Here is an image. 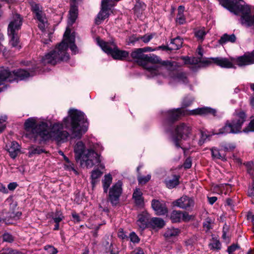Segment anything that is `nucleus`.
Listing matches in <instances>:
<instances>
[{"mask_svg":"<svg viewBox=\"0 0 254 254\" xmlns=\"http://www.w3.org/2000/svg\"><path fill=\"white\" fill-rule=\"evenodd\" d=\"M85 120L83 112L71 109L68 111V116L63 120V125L55 123L49 125L45 122L36 125V119L30 118L25 121L24 126L27 130L31 131L36 137L39 136L45 140L51 139L60 142L64 141L69 136L66 131L63 130V125L70 130L72 138H80L87 130V127L82 125Z\"/></svg>","mask_w":254,"mask_h":254,"instance_id":"nucleus-1","label":"nucleus"},{"mask_svg":"<svg viewBox=\"0 0 254 254\" xmlns=\"http://www.w3.org/2000/svg\"><path fill=\"white\" fill-rule=\"evenodd\" d=\"M70 29L67 27L64 35L63 41L52 51L45 55L41 60V62L44 64H50L52 65L67 61L69 56L67 53L69 46L71 51L75 54L77 48L75 45V35L74 33L70 34Z\"/></svg>","mask_w":254,"mask_h":254,"instance_id":"nucleus-2","label":"nucleus"},{"mask_svg":"<svg viewBox=\"0 0 254 254\" xmlns=\"http://www.w3.org/2000/svg\"><path fill=\"white\" fill-rule=\"evenodd\" d=\"M210 60L222 68H236L234 64H236L239 66H246L254 64V52L244 54L237 58L216 57L211 58Z\"/></svg>","mask_w":254,"mask_h":254,"instance_id":"nucleus-3","label":"nucleus"},{"mask_svg":"<svg viewBox=\"0 0 254 254\" xmlns=\"http://www.w3.org/2000/svg\"><path fill=\"white\" fill-rule=\"evenodd\" d=\"M246 116L243 111L236 112L232 122L228 121L225 126L219 129L218 134L237 133L241 131V127L246 120Z\"/></svg>","mask_w":254,"mask_h":254,"instance_id":"nucleus-4","label":"nucleus"},{"mask_svg":"<svg viewBox=\"0 0 254 254\" xmlns=\"http://www.w3.org/2000/svg\"><path fill=\"white\" fill-rule=\"evenodd\" d=\"M34 75L32 71L19 69L16 71L10 72L8 68H0V85L3 81L12 82L15 80H24Z\"/></svg>","mask_w":254,"mask_h":254,"instance_id":"nucleus-5","label":"nucleus"},{"mask_svg":"<svg viewBox=\"0 0 254 254\" xmlns=\"http://www.w3.org/2000/svg\"><path fill=\"white\" fill-rule=\"evenodd\" d=\"M96 41L102 50L114 59L124 60L129 55L128 52L119 50L114 42H106L99 38H96Z\"/></svg>","mask_w":254,"mask_h":254,"instance_id":"nucleus-6","label":"nucleus"},{"mask_svg":"<svg viewBox=\"0 0 254 254\" xmlns=\"http://www.w3.org/2000/svg\"><path fill=\"white\" fill-rule=\"evenodd\" d=\"M160 62L159 58L154 55H145L142 66L147 70L146 74L150 77H153L160 73L162 67L156 64Z\"/></svg>","mask_w":254,"mask_h":254,"instance_id":"nucleus-7","label":"nucleus"},{"mask_svg":"<svg viewBox=\"0 0 254 254\" xmlns=\"http://www.w3.org/2000/svg\"><path fill=\"white\" fill-rule=\"evenodd\" d=\"M31 10L34 14L35 18L38 21V27L44 33L46 36V29L48 28V23L45 13L42 10V7L39 4L35 2L31 3Z\"/></svg>","mask_w":254,"mask_h":254,"instance_id":"nucleus-8","label":"nucleus"},{"mask_svg":"<svg viewBox=\"0 0 254 254\" xmlns=\"http://www.w3.org/2000/svg\"><path fill=\"white\" fill-rule=\"evenodd\" d=\"M191 134V127L186 123H181L178 125L175 129V137L173 138V141L177 147L181 146L179 143V140L181 139L187 140L190 137Z\"/></svg>","mask_w":254,"mask_h":254,"instance_id":"nucleus-9","label":"nucleus"},{"mask_svg":"<svg viewBox=\"0 0 254 254\" xmlns=\"http://www.w3.org/2000/svg\"><path fill=\"white\" fill-rule=\"evenodd\" d=\"M82 162H84L87 168H91L94 165H99L101 162L100 156L98 153L91 149H87L82 158L81 159Z\"/></svg>","mask_w":254,"mask_h":254,"instance_id":"nucleus-10","label":"nucleus"},{"mask_svg":"<svg viewBox=\"0 0 254 254\" xmlns=\"http://www.w3.org/2000/svg\"><path fill=\"white\" fill-rule=\"evenodd\" d=\"M114 5L112 0H102L101 9L95 19L96 24H100L109 15V10Z\"/></svg>","mask_w":254,"mask_h":254,"instance_id":"nucleus-11","label":"nucleus"},{"mask_svg":"<svg viewBox=\"0 0 254 254\" xmlns=\"http://www.w3.org/2000/svg\"><path fill=\"white\" fill-rule=\"evenodd\" d=\"M122 182L118 181L110 189L109 198L113 205H116L119 203V197L122 193Z\"/></svg>","mask_w":254,"mask_h":254,"instance_id":"nucleus-12","label":"nucleus"},{"mask_svg":"<svg viewBox=\"0 0 254 254\" xmlns=\"http://www.w3.org/2000/svg\"><path fill=\"white\" fill-rule=\"evenodd\" d=\"M194 204L192 198L184 195L173 202V204L182 209H187L192 208Z\"/></svg>","mask_w":254,"mask_h":254,"instance_id":"nucleus-13","label":"nucleus"},{"mask_svg":"<svg viewBox=\"0 0 254 254\" xmlns=\"http://www.w3.org/2000/svg\"><path fill=\"white\" fill-rule=\"evenodd\" d=\"M151 206L157 215H165L168 212L166 203L163 200L153 199L151 202Z\"/></svg>","mask_w":254,"mask_h":254,"instance_id":"nucleus-14","label":"nucleus"},{"mask_svg":"<svg viewBox=\"0 0 254 254\" xmlns=\"http://www.w3.org/2000/svg\"><path fill=\"white\" fill-rule=\"evenodd\" d=\"M22 24V19L20 15L17 13L14 14L8 25L7 32H17L21 28Z\"/></svg>","mask_w":254,"mask_h":254,"instance_id":"nucleus-15","label":"nucleus"},{"mask_svg":"<svg viewBox=\"0 0 254 254\" xmlns=\"http://www.w3.org/2000/svg\"><path fill=\"white\" fill-rule=\"evenodd\" d=\"M216 113V111L215 109L204 107L189 111L187 114L189 115L205 116L208 114H212L213 116H215Z\"/></svg>","mask_w":254,"mask_h":254,"instance_id":"nucleus-16","label":"nucleus"},{"mask_svg":"<svg viewBox=\"0 0 254 254\" xmlns=\"http://www.w3.org/2000/svg\"><path fill=\"white\" fill-rule=\"evenodd\" d=\"M74 151L75 154V158L76 160L81 159L84 153H86L87 149L84 143L82 141H78L74 146Z\"/></svg>","mask_w":254,"mask_h":254,"instance_id":"nucleus-17","label":"nucleus"},{"mask_svg":"<svg viewBox=\"0 0 254 254\" xmlns=\"http://www.w3.org/2000/svg\"><path fill=\"white\" fill-rule=\"evenodd\" d=\"M148 222L149 214L147 213L143 212L138 215V220L136 223L140 229H145L147 227Z\"/></svg>","mask_w":254,"mask_h":254,"instance_id":"nucleus-18","label":"nucleus"},{"mask_svg":"<svg viewBox=\"0 0 254 254\" xmlns=\"http://www.w3.org/2000/svg\"><path fill=\"white\" fill-rule=\"evenodd\" d=\"M9 38V44L13 48L20 49L21 46L19 44V39L17 32H7Z\"/></svg>","mask_w":254,"mask_h":254,"instance_id":"nucleus-19","label":"nucleus"},{"mask_svg":"<svg viewBox=\"0 0 254 254\" xmlns=\"http://www.w3.org/2000/svg\"><path fill=\"white\" fill-rule=\"evenodd\" d=\"M145 55L143 54L141 48L135 49L131 53V57L139 64L142 65Z\"/></svg>","mask_w":254,"mask_h":254,"instance_id":"nucleus-20","label":"nucleus"},{"mask_svg":"<svg viewBox=\"0 0 254 254\" xmlns=\"http://www.w3.org/2000/svg\"><path fill=\"white\" fill-rule=\"evenodd\" d=\"M165 183L168 189H173L179 184V176L172 175L165 180Z\"/></svg>","mask_w":254,"mask_h":254,"instance_id":"nucleus-21","label":"nucleus"},{"mask_svg":"<svg viewBox=\"0 0 254 254\" xmlns=\"http://www.w3.org/2000/svg\"><path fill=\"white\" fill-rule=\"evenodd\" d=\"M7 150L10 156L12 158H15L20 151V147L17 142L13 141L9 146H7Z\"/></svg>","mask_w":254,"mask_h":254,"instance_id":"nucleus-22","label":"nucleus"},{"mask_svg":"<svg viewBox=\"0 0 254 254\" xmlns=\"http://www.w3.org/2000/svg\"><path fill=\"white\" fill-rule=\"evenodd\" d=\"M171 82L173 83H186L188 82V78L186 73L178 72L171 77Z\"/></svg>","mask_w":254,"mask_h":254,"instance_id":"nucleus-23","label":"nucleus"},{"mask_svg":"<svg viewBox=\"0 0 254 254\" xmlns=\"http://www.w3.org/2000/svg\"><path fill=\"white\" fill-rule=\"evenodd\" d=\"M77 17V7L75 5H71L69 11L68 25L71 26L75 21Z\"/></svg>","mask_w":254,"mask_h":254,"instance_id":"nucleus-24","label":"nucleus"},{"mask_svg":"<svg viewBox=\"0 0 254 254\" xmlns=\"http://www.w3.org/2000/svg\"><path fill=\"white\" fill-rule=\"evenodd\" d=\"M170 119L173 120L178 119L182 115H188L187 112H185V110L182 108H178L170 110L169 112Z\"/></svg>","mask_w":254,"mask_h":254,"instance_id":"nucleus-25","label":"nucleus"},{"mask_svg":"<svg viewBox=\"0 0 254 254\" xmlns=\"http://www.w3.org/2000/svg\"><path fill=\"white\" fill-rule=\"evenodd\" d=\"M183 44V40L179 37L172 39L169 45L170 50H177L180 49Z\"/></svg>","mask_w":254,"mask_h":254,"instance_id":"nucleus-26","label":"nucleus"},{"mask_svg":"<svg viewBox=\"0 0 254 254\" xmlns=\"http://www.w3.org/2000/svg\"><path fill=\"white\" fill-rule=\"evenodd\" d=\"M236 36L233 34L228 35L227 34H223L219 40V43L221 45H224L227 42L234 43L236 41Z\"/></svg>","mask_w":254,"mask_h":254,"instance_id":"nucleus-27","label":"nucleus"},{"mask_svg":"<svg viewBox=\"0 0 254 254\" xmlns=\"http://www.w3.org/2000/svg\"><path fill=\"white\" fill-rule=\"evenodd\" d=\"M184 10L185 7L184 6H179L176 21L177 23L180 24H183L186 22V19L184 15Z\"/></svg>","mask_w":254,"mask_h":254,"instance_id":"nucleus-28","label":"nucleus"},{"mask_svg":"<svg viewBox=\"0 0 254 254\" xmlns=\"http://www.w3.org/2000/svg\"><path fill=\"white\" fill-rule=\"evenodd\" d=\"M102 182L103 183L104 191L107 193L108 190V189L112 182V177L111 174H108L105 175Z\"/></svg>","mask_w":254,"mask_h":254,"instance_id":"nucleus-29","label":"nucleus"},{"mask_svg":"<svg viewBox=\"0 0 254 254\" xmlns=\"http://www.w3.org/2000/svg\"><path fill=\"white\" fill-rule=\"evenodd\" d=\"M142 193L139 189H136L133 193V198L135 203L138 205H141L143 203Z\"/></svg>","mask_w":254,"mask_h":254,"instance_id":"nucleus-30","label":"nucleus"},{"mask_svg":"<svg viewBox=\"0 0 254 254\" xmlns=\"http://www.w3.org/2000/svg\"><path fill=\"white\" fill-rule=\"evenodd\" d=\"M180 233V231L178 228H168L164 233V236L166 238H171L178 236Z\"/></svg>","mask_w":254,"mask_h":254,"instance_id":"nucleus-31","label":"nucleus"},{"mask_svg":"<svg viewBox=\"0 0 254 254\" xmlns=\"http://www.w3.org/2000/svg\"><path fill=\"white\" fill-rule=\"evenodd\" d=\"M151 225L154 228H161L163 227L165 224L164 221L160 218L154 217L150 221Z\"/></svg>","mask_w":254,"mask_h":254,"instance_id":"nucleus-32","label":"nucleus"},{"mask_svg":"<svg viewBox=\"0 0 254 254\" xmlns=\"http://www.w3.org/2000/svg\"><path fill=\"white\" fill-rule=\"evenodd\" d=\"M182 211L180 210H173L171 214V219L173 222H179L181 221Z\"/></svg>","mask_w":254,"mask_h":254,"instance_id":"nucleus-33","label":"nucleus"},{"mask_svg":"<svg viewBox=\"0 0 254 254\" xmlns=\"http://www.w3.org/2000/svg\"><path fill=\"white\" fill-rule=\"evenodd\" d=\"M102 173L99 170H95L92 171L91 175V183L93 187H94L97 182V179L100 177Z\"/></svg>","mask_w":254,"mask_h":254,"instance_id":"nucleus-34","label":"nucleus"},{"mask_svg":"<svg viewBox=\"0 0 254 254\" xmlns=\"http://www.w3.org/2000/svg\"><path fill=\"white\" fill-rule=\"evenodd\" d=\"M208 246L209 248L213 250L218 251L221 249V243L217 239L213 238Z\"/></svg>","mask_w":254,"mask_h":254,"instance_id":"nucleus-35","label":"nucleus"},{"mask_svg":"<svg viewBox=\"0 0 254 254\" xmlns=\"http://www.w3.org/2000/svg\"><path fill=\"white\" fill-rule=\"evenodd\" d=\"M212 156L214 159H219L223 160L224 159V155L222 154L220 151L216 148H212L211 149Z\"/></svg>","mask_w":254,"mask_h":254,"instance_id":"nucleus-36","label":"nucleus"},{"mask_svg":"<svg viewBox=\"0 0 254 254\" xmlns=\"http://www.w3.org/2000/svg\"><path fill=\"white\" fill-rule=\"evenodd\" d=\"M206 35V32L204 28L197 30L195 33V35L198 40L202 41Z\"/></svg>","mask_w":254,"mask_h":254,"instance_id":"nucleus-37","label":"nucleus"},{"mask_svg":"<svg viewBox=\"0 0 254 254\" xmlns=\"http://www.w3.org/2000/svg\"><path fill=\"white\" fill-rule=\"evenodd\" d=\"M249 174L252 176L254 177V164L252 162H247L245 164Z\"/></svg>","mask_w":254,"mask_h":254,"instance_id":"nucleus-38","label":"nucleus"},{"mask_svg":"<svg viewBox=\"0 0 254 254\" xmlns=\"http://www.w3.org/2000/svg\"><path fill=\"white\" fill-rule=\"evenodd\" d=\"M151 179V175L150 174L147 175L146 176H139L137 177V180L139 184H145L148 182Z\"/></svg>","mask_w":254,"mask_h":254,"instance_id":"nucleus-39","label":"nucleus"},{"mask_svg":"<svg viewBox=\"0 0 254 254\" xmlns=\"http://www.w3.org/2000/svg\"><path fill=\"white\" fill-rule=\"evenodd\" d=\"M192 218V216L189 215L188 212L182 211L181 221L188 222Z\"/></svg>","mask_w":254,"mask_h":254,"instance_id":"nucleus-40","label":"nucleus"},{"mask_svg":"<svg viewBox=\"0 0 254 254\" xmlns=\"http://www.w3.org/2000/svg\"><path fill=\"white\" fill-rule=\"evenodd\" d=\"M212 220L210 218H207L204 222L203 223V226L205 229H206V231H208L210 230L212 227Z\"/></svg>","mask_w":254,"mask_h":254,"instance_id":"nucleus-41","label":"nucleus"},{"mask_svg":"<svg viewBox=\"0 0 254 254\" xmlns=\"http://www.w3.org/2000/svg\"><path fill=\"white\" fill-rule=\"evenodd\" d=\"M42 152V150L40 147L31 148L29 151V156L31 157L33 154H39Z\"/></svg>","mask_w":254,"mask_h":254,"instance_id":"nucleus-42","label":"nucleus"},{"mask_svg":"<svg viewBox=\"0 0 254 254\" xmlns=\"http://www.w3.org/2000/svg\"><path fill=\"white\" fill-rule=\"evenodd\" d=\"M44 249L47 251L50 254H56L58 253L57 250L51 245L45 246Z\"/></svg>","mask_w":254,"mask_h":254,"instance_id":"nucleus-43","label":"nucleus"},{"mask_svg":"<svg viewBox=\"0 0 254 254\" xmlns=\"http://www.w3.org/2000/svg\"><path fill=\"white\" fill-rule=\"evenodd\" d=\"M63 218L64 216L62 213L60 212H57L54 217V220L56 223H59Z\"/></svg>","mask_w":254,"mask_h":254,"instance_id":"nucleus-44","label":"nucleus"},{"mask_svg":"<svg viewBox=\"0 0 254 254\" xmlns=\"http://www.w3.org/2000/svg\"><path fill=\"white\" fill-rule=\"evenodd\" d=\"M6 120V116H2L0 118V133L1 132L5 127V122Z\"/></svg>","mask_w":254,"mask_h":254,"instance_id":"nucleus-45","label":"nucleus"},{"mask_svg":"<svg viewBox=\"0 0 254 254\" xmlns=\"http://www.w3.org/2000/svg\"><path fill=\"white\" fill-rule=\"evenodd\" d=\"M244 132H248L249 131H254V120L251 121L249 126L243 130Z\"/></svg>","mask_w":254,"mask_h":254,"instance_id":"nucleus-46","label":"nucleus"},{"mask_svg":"<svg viewBox=\"0 0 254 254\" xmlns=\"http://www.w3.org/2000/svg\"><path fill=\"white\" fill-rule=\"evenodd\" d=\"M0 254H22L17 251L13 250L11 249H7L3 251V252L0 253Z\"/></svg>","mask_w":254,"mask_h":254,"instance_id":"nucleus-47","label":"nucleus"},{"mask_svg":"<svg viewBox=\"0 0 254 254\" xmlns=\"http://www.w3.org/2000/svg\"><path fill=\"white\" fill-rule=\"evenodd\" d=\"M152 38L153 35L152 34H146L143 36L141 37L140 39H142L144 43H147L149 42Z\"/></svg>","mask_w":254,"mask_h":254,"instance_id":"nucleus-48","label":"nucleus"},{"mask_svg":"<svg viewBox=\"0 0 254 254\" xmlns=\"http://www.w3.org/2000/svg\"><path fill=\"white\" fill-rule=\"evenodd\" d=\"M3 240L5 242H7L9 243L12 242L13 240L12 236L10 234L8 233L4 234L3 235Z\"/></svg>","mask_w":254,"mask_h":254,"instance_id":"nucleus-49","label":"nucleus"},{"mask_svg":"<svg viewBox=\"0 0 254 254\" xmlns=\"http://www.w3.org/2000/svg\"><path fill=\"white\" fill-rule=\"evenodd\" d=\"M129 238L130 241L133 243H137L139 241L138 236L133 232L130 234Z\"/></svg>","mask_w":254,"mask_h":254,"instance_id":"nucleus-50","label":"nucleus"},{"mask_svg":"<svg viewBox=\"0 0 254 254\" xmlns=\"http://www.w3.org/2000/svg\"><path fill=\"white\" fill-rule=\"evenodd\" d=\"M239 248V247L238 245H235V244H233V245L229 246L228 248L227 252L229 253L232 254V253L233 252H234L235 251H236V250H237V249H238Z\"/></svg>","mask_w":254,"mask_h":254,"instance_id":"nucleus-51","label":"nucleus"},{"mask_svg":"<svg viewBox=\"0 0 254 254\" xmlns=\"http://www.w3.org/2000/svg\"><path fill=\"white\" fill-rule=\"evenodd\" d=\"M191 166V160L190 158H187L184 164V167L186 169H189Z\"/></svg>","mask_w":254,"mask_h":254,"instance_id":"nucleus-52","label":"nucleus"},{"mask_svg":"<svg viewBox=\"0 0 254 254\" xmlns=\"http://www.w3.org/2000/svg\"><path fill=\"white\" fill-rule=\"evenodd\" d=\"M132 254H144V253L141 248H137L132 252Z\"/></svg>","mask_w":254,"mask_h":254,"instance_id":"nucleus-53","label":"nucleus"},{"mask_svg":"<svg viewBox=\"0 0 254 254\" xmlns=\"http://www.w3.org/2000/svg\"><path fill=\"white\" fill-rule=\"evenodd\" d=\"M17 185L16 183H11L8 185V189L10 190H14L17 187Z\"/></svg>","mask_w":254,"mask_h":254,"instance_id":"nucleus-54","label":"nucleus"},{"mask_svg":"<svg viewBox=\"0 0 254 254\" xmlns=\"http://www.w3.org/2000/svg\"><path fill=\"white\" fill-rule=\"evenodd\" d=\"M64 168L68 170H74L73 164L70 162L69 163H66L64 164Z\"/></svg>","mask_w":254,"mask_h":254,"instance_id":"nucleus-55","label":"nucleus"},{"mask_svg":"<svg viewBox=\"0 0 254 254\" xmlns=\"http://www.w3.org/2000/svg\"><path fill=\"white\" fill-rule=\"evenodd\" d=\"M0 191L4 193H7L8 192L7 189L6 188V187L3 185L2 184L0 183Z\"/></svg>","mask_w":254,"mask_h":254,"instance_id":"nucleus-56","label":"nucleus"},{"mask_svg":"<svg viewBox=\"0 0 254 254\" xmlns=\"http://www.w3.org/2000/svg\"><path fill=\"white\" fill-rule=\"evenodd\" d=\"M140 39V37H136L135 36H132L129 38V43H132L136 41H138Z\"/></svg>","mask_w":254,"mask_h":254,"instance_id":"nucleus-57","label":"nucleus"},{"mask_svg":"<svg viewBox=\"0 0 254 254\" xmlns=\"http://www.w3.org/2000/svg\"><path fill=\"white\" fill-rule=\"evenodd\" d=\"M208 198L209 202L211 204H213L217 199V198L215 196L210 197H208Z\"/></svg>","mask_w":254,"mask_h":254,"instance_id":"nucleus-58","label":"nucleus"},{"mask_svg":"<svg viewBox=\"0 0 254 254\" xmlns=\"http://www.w3.org/2000/svg\"><path fill=\"white\" fill-rule=\"evenodd\" d=\"M74 221L76 222H79L80 221L79 215L76 213H73L72 214Z\"/></svg>","mask_w":254,"mask_h":254,"instance_id":"nucleus-59","label":"nucleus"},{"mask_svg":"<svg viewBox=\"0 0 254 254\" xmlns=\"http://www.w3.org/2000/svg\"><path fill=\"white\" fill-rule=\"evenodd\" d=\"M223 147H224V149L227 151L232 150L235 148L234 146L231 145H226V146H224Z\"/></svg>","mask_w":254,"mask_h":254,"instance_id":"nucleus-60","label":"nucleus"},{"mask_svg":"<svg viewBox=\"0 0 254 254\" xmlns=\"http://www.w3.org/2000/svg\"><path fill=\"white\" fill-rule=\"evenodd\" d=\"M142 50V52L143 53V52H151V51H153L154 50L152 49L151 47H145V48H141Z\"/></svg>","mask_w":254,"mask_h":254,"instance_id":"nucleus-61","label":"nucleus"},{"mask_svg":"<svg viewBox=\"0 0 254 254\" xmlns=\"http://www.w3.org/2000/svg\"><path fill=\"white\" fill-rule=\"evenodd\" d=\"M248 218L251 221L253 224H254V215H253L252 214H248Z\"/></svg>","mask_w":254,"mask_h":254,"instance_id":"nucleus-62","label":"nucleus"},{"mask_svg":"<svg viewBox=\"0 0 254 254\" xmlns=\"http://www.w3.org/2000/svg\"><path fill=\"white\" fill-rule=\"evenodd\" d=\"M249 195L250 196H254V188L251 189L249 191Z\"/></svg>","mask_w":254,"mask_h":254,"instance_id":"nucleus-63","label":"nucleus"},{"mask_svg":"<svg viewBox=\"0 0 254 254\" xmlns=\"http://www.w3.org/2000/svg\"><path fill=\"white\" fill-rule=\"evenodd\" d=\"M197 50H198V54L201 57L202 56L201 48L200 47H198L197 49Z\"/></svg>","mask_w":254,"mask_h":254,"instance_id":"nucleus-64","label":"nucleus"}]
</instances>
